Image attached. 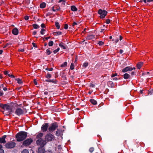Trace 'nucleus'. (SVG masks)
Returning <instances> with one entry per match:
<instances>
[{
  "label": "nucleus",
  "mask_w": 153,
  "mask_h": 153,
  "mask_svg": "<svg viewBox=\"0 0 153 153\" xmlns=\"http://www.w3.org/2000/svg\"><path fill=\"white\" fill-rule=\"evenodd\" d=\"M49 126V124L48 123H44L42 126L41 129L43 132L46 131Z\"/></svg>",
  "instance_id": "obj_10"
},
{
  "label": "nucleus",
  "mask_w": 153,
  "mask_h": 153,
  "mask_svg": "<svg viewBox=\"0 0 153 153\" xmlns=\"http://www.w3.org/2000/svg\"><path fill=\"white\" fill-rule=\"evenodd\" d=\"M74 65L73 63H72L70 66V68L71 70H73L74 69Z\"/></svg>",
  "instance_id": "obj_33"
},
{
  "label": "nucleus",
  "mask_w": 153,
  "mask_h": 153,
  "mask_svg": "<svg viewBox=\"0 0 153 153\" xmlns=\"http://www.w3.org/2000/svg\"><path fill=\"white\" fill-rule=\"evenodd\" d=\"M24 112L23 110L20 108H17L15 111V114L18 116H20L23 114Z\"/></svg>",
  "instance_id": "obj_9"
},
{
  "label": "nucleus",
  "mask_w": 153,
  "mask_h": 153,
  "mask_svg": "<svg viewBox=\"0 0 153 153\" xmlns=\"http://www.w3.org/2000/svg\"><path fill=\"white\" fill-rule=\"evenodd\" d=\"M98 13L100 15V17L101 18H103L106 15L107 12L104 10L99 9L98 11Z\"/></svg>",
  "instance_id": "obj_7"
},
{
  "label": "nucleus",
  "mask_w": 153,
  "mask_h": 153,
  "mask_svg": "<svg viewBox=\"0 0 153 153\" xmlns=\"http://www.w3.org/2000/svg\"><path fill=\"white\" fill-rule=\"evenodd\" d=\"M46 4L45 3L43 2L41 3L40 4V7L41 8H44L45 7Z\"/></svg>",
  "instance_id": "obj_25"
},
{
  "label": "nucleus",
  "mask_w": 153,
  "mask_h": 153,
  "mask_svg": "<svg viewBox=\"0 0 153 153\" xmlns=\"http://www.w3.org/2000/svg\"><path fill=\"white\" fill-rule=\"evenodd\" d=\"M44 94H46V95H47L48 94V92H47V91H45L44 92Z\"/></svg>",
  "instance_id": "obj_64"
},
{
  "label": "nucleus",
  "mask_w": 153,
  "mask_h": 153,
  "mask_svg": "<svg viewBox=\"0 0 153 153\" xmlns=\"http://www.w3.org/2000/svg\"><path fill=\"white\" fill-rule=\"evenodd\" d=\"M12 33L14 35H17L19 33L18 30L16 27L14 28L12 30Z\"/></svg>",
  "instance_id": "obj_13"
},
{
  "label": "nucleus",
  "mask_w": 153,
  "mask_h": 153,
  "mask_svg": "<svg viewBox=\"0 0 153 153\" xmlns=\"http://www.w3.org/2000/svg\"><path fill=\"white\" fill-rule=\"evenodd\" d=\"M50 37L49 36L48 37H46L45 39L46 40H48V39H50Z\"/></svg>",
  "instance_id": "obj_63"
},
{
  "label": "nucleus",
  "mask_w": 153,
  "mask_h": 153,
  "mask_svg": "<svg viewBox=\"0 0 153 153\" xmlns=\"http://www.w3.org/2000/svg\"><path fill=\"white\" fill-rule=\"evenodd\" d=\"M118 41H119V40L118 38L116 39L115 40V42L116 43L118 42Z\"/></svg>",
  "instance_id": "obj_55"
},
{
  "label": "nucleus",
  "mask_w": 153,
  "mask_h": 153,
  "mask_svg": "<svg viewBox=\"0 0 153 153\" xmlns=\"http://www.w3.org/2000/svg\"><path fill=\"white\" fill-rule=\"evenodd\" d=\"M27 133L24 131L19 132L16 135V138L17 141L20 142L24 140L27 137Z\"/></svg>",
  "instance_id": "obj_2"
},
{
  "label": "nucleus",
  "mask_w": 153,
  "mask_h": 153,
  "mask_svg": "<svg viewBox=\"0 0 153 153\" xmlns=\"http://www.w3.org/2000/svg\"><path fill=\"white\" fill-rule=\"evenodd\" d=\"M77 24V23L76 22H74L72 25V26L74 27L75 25H76Z\"/></svg>",
  "instance_id": "obj_52"
},
{
  "label": "nucleus",
  "mask_w": 153,
  "mask_h": 153,
  "mask_svg": "<svg viewBox=\"0 0 153 153\" xmlns=\"http://www.w3.org/2000/svg\"><path fill=\"white\" fill-rule=\"evenodd\" d=\"M68 25L67 24H65L64 25V28L65 29H68Z\"/></svg>",
  "instance_id": "obj_41"
},
{
  "label": "nucleus",
  "mask_w": 153,
  "mask_h": 153,
  "mask_svg": "<svg viewBox=\"0 0 153 153\" xmlns=\"http://www.w3.org/2000/svg\"><path fill=\"white\" fill-rule=\"evenodd\" d=\"M6 137V135H3L2 137H0V143H6L5 139Z\"/></svg>",
  "instance_id": "obj_11"
},
{
  "label": "nucleus",
  "mask_w": 153,
  "mask_h": 153,
  "mask_svg": "<svg viewBox=\"0 0 153 153\" xmlns=\"http://www.w3.org/2000/svg\"><path fill=\"white\" fill-rule=\"evenodd\" d=\"M95 86V85L94 84H91L90 85V87H94Z\"/></svg>",
  "instance_id": "obj_53"
},
{
  "label": "nucleus",
  "mask_w": 153,
  "mask_h": 153,
  "mask_svg": "<svg viewBox=\"0 0 153 153\" xmlns=\"http://www.w3.org/2000/svg\"><path fill=\"white\" fill-rule=\"evenodd\" d=\"M19 51L23 52H24V49H19Z\"/></svg>",
  "instance_id": "obj_48"
},
{
  "label": "nucleus",
  "mask_w": 153,
  "mask_h": 153,
  "mask_svg": "<svg viewBox=\"0 0 153 153\" xmlns=\"http://www.w3.org/2000/svg\"><path fill=\"white\" fill-rule=\"evenodd\" d=\"M91 102L93 105H96L97 103V102L94 99H91L90 100Z\"/></svg>",
  "instance_id": "obj_20"
},
{
  "label": "nucleus",
  "mask_w": 153,
  "mask_h": 153,
  "mask_svg": "<svg viewBox=\"0 0 153 153\" xmlns=\"http://www.w3.org/2000/svg\"><path fill=\"white\" fill-rule=\"evenodd\" d=\"M24 19L25 20H27L29 19V17L27 16H25L24 17Z\"/></svg>",
  "instance_id": "obj_42"
},
{
  "label": "nucleus",
  "mask_w": 153,
  "mask_h": 153,
  "mask_svg": "<svg viewBox=\"0 0 153 153\" xmlns=\"http://www.w3.org/2000/svg\"><path fill=\"white\" fill-rule=\"evenodd\" d=\"M22 153H29V152L28 150L25 149L22 151Z\"/></svg>",
  "instance_id": "obj_37"
},
{
  "label": "nucleus",
  "mask_w": 153,
  "mask_h": 153,
  "mask_svg": "<svg viewBox=\"0 0 153 153\" xmlns=\"http://www.w3.org/2000/svg\"><path fill=\"white\" fill-rule=\"evenodd\" d=\"M33 140L31 138H29L25 140L23 143V145L26 146L30 145L33 142Z\"/></svg>",
  "instance_id": "obj_8"
},
{
  "label": "nucleus",
  "mask_w": 153,
  "mask_h": 153,
  "mask_svg": "<svg viewBox=\"0 0 153 153\" xmlns=\"http://www.w3.org/2000/svg\"><path fill=\"white\" fill-rule=\"evenodd\" d=\"M59 45L63 49H65L66 48L65 46L64 45V43L62 42H61L59 43Z\"/></svg>",
  "instance_id": "obj_23"
},
{
  "label": "nucleus",
  "mask_w": 153,
  "mask_h": 153,
  "mask_svg": "<svg viewBox=\"0 0 153 153\" xmlns=\"http://www.w3.org/2000/svg\"><path fill=\"white\" fill-rule=\"evenodd\" d=\"M4 74L5 75L7 74H8V72L7 71H4Z\"/></svg>",
  "instance_id": "obj_49"
},
{
  "label": "nucleus",
  "mask_w": 153,
  "mask_h": 153,
  "mask_svg": "<svg viewBox=\"0 0 153 153\" xmlns=\"http://www.w3.org/2000/svg\"><path fill=\"white\" fill-rule=\"evenodd\" d=\"M153 0H147V1L148 2H150L151 1H153Z\"/></svg>",
  "instance_id": "obj_61"
},
{
  "label": "nucleus",
  "mask_w": 153,
  "mask_h": 153,
  "mask_svg": "<svg viewBox=\"0 0 153 153\" xmlns=\"http://www.w3.org/2000/svg\"><path fill=\"white\" fill-rule=\"evenodd\" d=\"M9 45V44L8 43H7L4 47H3V48H6L8 45Z\"/></svg>",
  "instance_id": "obj_50"
},
{
  "label": "nucleus",
  "mask_w": 153,
  "mask_h": 153,
  "mask_svg": "<svg viewBox=\"0 0 153 153\" xmlns=\"http://www.w3.org/2000/svg\"><path fill=\"white\" fill-rule=\"evenodd\" d=\"M36 33V32L35 31H34L33 33V34L35 35Z\"/></svg>",
  "instance_id": "obj_58"
},
{
  "label": "nucleus",
  "mask_w": 153,
  "mask_h": 153,
  "mask_svg": "<svg viewBox=\"0 0 153 153\" xmlns=\"http://www.w3.org/2000/svg\"><path fill=\"white\" fill-rule=\"evenodd\" d=\"M3 89L4 91H6L7 90V88L6 87H4L3 88Z\"/></svg>",
  "instance_id": "obj_57"
},
{
  "label": "nucleus",
  "mask_w": 153,
  "mask_h": 153,
  "mask_svg": "<svg viewBox=\"0 0 153 153\" xmlns=\"http://www.w3.org/2000/svg\"><path fill=\"white\" fill-rule=\"evenodd\" d=\"M16 81L19 84H21L23 82L22 81V79H20L19 78H17L16 79Z\"/></svg>",
  "instance_id": "obj_24"
},
{
  "label": "nucleus",
  "mask_w": 153,
  "mask_h": 153,
  "mask_svg": "<svg viewBox=\"0 0 153 153\" xmlns=\"http://www.w3.org/2000/svg\"><path fill=\"white\" fill-rule=\"evenodd\" d=\"M53 68H47L46 69V70H48V71H51L53 70Z\"/></svg>",
  "instance_id": "obj_43"
},
{
  "label": "nucleus",
  "mask_w": 153,
  "mask_h": 153,
  "mask_svg": "<svg viewBox=\"0 0 153 153\" xmlns=\"http://www.w3.org/2000/svg\"><path fill=\"white\" fill-rule=\"evenodd\" d=\"M0 108H1V111L5 115H9L13 111V106L8 104L0 103Z\"/></svg>",
  "instance_id": "obj_1"
},
{
  "label": "nucleus",
  "mask_w": 153,
  "mask_h": 153,
  "mask_svg": "<svg viewBox=\"0 0 153 153\" xmlns=\"http://www.w3.org/2000/svg\"><path fill=\"white\" fill-rule=\"evenodd\" d=\"M88 65V62H85L83 64L82 66L84 68H86Z\"/></svg>",
  "instance_id": "obj_34"
},
{
  "label": "nucleus",
  "mask_w": 153,
  "mask_h": 153,
  "mask_svg": "<svg viewBox=\"0 0 153 153\" xmlns=\"http://www.w3.org/2000/svg\"><path fill=\"white\" fill-rule=\"evenodd\" d=\"M59 3H61V5L62 6H63L65 4V0H60L58 1Z\"/></svg>",
  "instance_id": "obj_22"
},
{
  "label": "nucleus",
  "mask_w": 153,
  "mask_h": 153,
  "mask_svg": "<svg viewBox=\"0 0 153 153\" xmlns=\"http://www.w3.org/2000/svg\"><path fill=\"white\" fill-rule=\"evenodd\" d=\"M122 39L123 37L121 36H120V40H121Z\"/></svg>",
  "instance_id": "obj_62"
},
{
  "label": "nucleus",
  "mask_w": 153,
  "mask_h": 153,
  "mask_svg": "<svg viewBox=\"0 0 153 153\" xmlns=\"http://www.w3.org/2000/svg\"><path fill=\"white\" fill-rule=\"evenodd\" d=\"M53 42L52 41L48 43V45L49 46H52L53 45Z\"/></svg>",
  "instance_id": "obj_36"
},
{
  "label": "nucleus",
  "mask_w": 153,
  "mask_h": 153,
  "mask_svg": "<svg viewBox=\"0 0 153 153\" xmlns=\"http://www.w3.org/2000/svg\"><path fill=\"white\" fill-rule=\"evenodd\" d=\"M53 34L55 36L59 35L62 34V32L60 31H58V32H53Z\"/></svg>",
  "instance_id": "obj_21"
},
{
  "label": "nucleus",
  "mask_w": 153,
  "mask_h": 153,
  "mask_svg": "<svg viewBox=\"0 0 153 153\" xmlns=\"http://www.w3.org/2000/svg\"><path fill=\"white\" fill-rule=\"evenodd\" d=\"M67 63L66 62H65L63 64H62L60 66L61 67H64L67 66Z\"/></svg>",
  "instance_id": "obj_29"
},
{
  "label": "nucleus",
  "mask_w": 153,
  "mask_h": 153,
  "mask_svg": "<svg viewBox=\"0 0 153 153\" xmlns=\"http://www.w3.org/2000/svg\"><path fill=\"white\" fill-rule=\"evenodd\" d=\"M51 74H46V75L45 76V77L49 79L50 78H51Z\"/></svg>",
  "instance_id": "obj_32"
},
{
  "label": "nucleus",
  "mask_w": 153,
  "mask_h": 153,
  "mask_svg": "<svg viewBox=\"0 0 153 153\" xmlns=\"http://www.w3.org/2000/svg\"><path fill=\"white\" fill-rule=\"evenodd\" d=\"M54 136L51 134H47L45 137V140L46 142H48L54 139Z\"/></svg>",
  "instance_id": "obj_6"
},
{
  "label": "nucleus",
  "mask_w": 153,
  "mask_h": 153,
  "mask_svg": "<svg viewBox=\"0 0 153 153\" xmlns=\"http://www.w3.org/2000/svg\"><path fill=\"white\" fill-rule=\"evenodd\" d=\"M131 74L132 76H133L134 75H135V73L134 72H132L131 73Z\"/></svg>",
  "instance_id": "obj_54"
},
{
  "label": "nucleus",
  "mask_w": 153,
  "mask_h": 153,
  "mask_svg": "<svg viewBox=\"0 0 153 153\" xmlns=\"http://www.w3.org/2000/svg\"><path fill=\"white\" fill-rule=\"evenodd\" d=\"M113 80H118V79L117 78L115 77L113 78Z\"/></svg>",
  "instance_id": "obj_59"
},
{
  "label": "nucleus",
  "mask_w": 153,
  "mask_h": 153,
  "mask_svg": "<svg viewBox=\"0 0 153 153\" xmlns=\"http://www.w3.org/2000/svg\"><path fill=\"white\" fill-rule=\"evenodd\" d=\"M32 45L34 47L37 48V45H36L35 44V43L34 42H33L32 43Z\"/></svg>",
  "instance_id": "obj_46"
},
{
  "label": "nucleus",
  "mask_w": 153,
  "mask_h": 153,
  "mask_svg": "<svg viewBox=\"0 0 153 153\" xmlns=\"http://www.w3.org/2000/svg\"><path fill=\"white\" fill-rule=\"evenodd\" d=\"M45 31V30L44 29H41V30L40 32V33L42 34H44V31Z\"/></svg>",
  "instance_id": "obj_40"
},
{
  "label": "nucleus",
  "mask_w": 153,
  "mask_h": 153,
  "mask_svg": "<svg viewBox=\"0 0 153 153\" xmlns=\"http://www.w3.org/2000/svg\"><path fill=\"white\" fill-rule=\"evenodd\" d=\"M59 48H58L57 49H56L55 50L53 51V53H56L59 51Z\"/></svg>",
  "instance_id": "obj_39"
},
{
  "label": "nucleus",
  "mask_w": 153,
  "mask_h": 153,
  "mask_svg": "<svg viewBox=\"0 0 153 153\" xmlns=\"http://www.w3.org/2000/svg\"><path fill=\"white\" fill-rule=\"evenodd\" d=\"M43 135V133H39L37 134L36 135V139H42L41 138L42 137Z\"/></svg>",
  "instance_id": "obj_15"
},
{
  "label": "nucleus",
  "mask_w": 153,
  "mask_h": 153,
  "mask_svg": "<svg viewBox=\"0 0 153 153\" xmlns=\"http://www.w3.org/2000/svg\"><path fill=\"white\" fill-rule=\"evenodd\" d=\"M54 6L55 7H55V9L53 10V11H54V12L56 11H58L60 10V7L59 6H57V5H56Z\"/></svg>",
  "instance_id": "obj_26"
},
{
  "label": "nucleus",
  "mask_w": 153,
  "mask_h": 153,
  "mask_svg": "<svg viewBox=\"0 0 153 153\" xmlns=\"http://www.w3.org/2000/svg\"><path fill=\"white\" fill-rule=\"evenodd\" d=\"M117 73L114 74H112L111 75V77H114L115 76H117Z\"/></svg>",
  "instance_id": "obj_45"
},
{
  "label": "nucleus",
  "mask_w": 153,
  "mask_h": 153,
  "mask_svg": "<svg viewBox=\"0 0 153 153\" xmlns=\"http://www.w3.org/2000/svg\"><path fill=\"white\" fill-rule=\"evenodd\" d=\"M47 143L45 140L42 139H40L37 140L36 143L37 145L40 146L41 147H43Z\"/></svg>",
  "instance_id": "obj_4"
},
{
  "label": "nucleus",
  "mask_w": 153,
  "mask_h": 153,
  "mask_svg": "<svg viewBox=\"0 0 153 153\" xmlns=\"http://www.w3.org/2000/svg\"><path fill=\"white\" fill-rule=\"evenodd\" d=\"M10 77L14 78L15 76L11 74V75H10Z\"/></svg>",
  "instance_id": "obj_60"
},
{
  "label": "nucleus",
  "mask_w": 153,
  "mask_h": 153,
  "mask_svg": "<svg viewBox=\"0 0 153 153\" xmlns=\"http://www.w3.org/2000/svg\"><path fill=\"white\" fill-rule=\"evenodd\" d=\"M119 52H120V54L122 53H123V50H122V49H120V50Z\"/></svg>",
  "instance_id": "obj_56"
},
{
  "label": "nucleus",
  "mask_w": 153,
  "mask_h": 153,
  "mask_svg": "<svg viewBox=\"0 0 153 153\" xmlns=\"http://www.w3.org/2000/svg\"><path fill=\"white\" fill-rule=\"evenodd\" d=\"M124 78L125 79H130V75L127 73H126L124 75Z\"/></svg>",
  "instance_id": "obj_17"
},
{
  "label": "nucleus",
  "mask_w": 153,
  "mask_h": 153,
  "mask_svg": "<svg viewBox=\"0 0 153 153\" xmlns=\"http://www.w3.org/2000/svg\"><path fill=\"white\" fill-rule=\"evenodd\" d=\"M34 84L36 85L37 84V83L36 80L34 79Z\"/></svg>",
  "instance_id": "obj_51"
},
{
  "label": "nucleus",
  "mask_w": 153,
  "mask_h": 153,
  "mask_svg": "<svg viewBox=\"0 0 153 153\" xmlns=\"http://www.w3.org/2000/svg\"><path fill=\"white\" fill-rule=\"evenodd\" d=\"M45 152V150L43 147H39L38 150V153H44Z\"/></svg>",
  "instance_id": "obj_14"
},
{
  "label": "nucleus",
  "mask_w": 153,
  "mask_h": 153,
  "mask_svg": "<svg viewBox=\"0 0 153 153\" xmlns=\"http://www.w3.org/2000/svg\"><path fill=\"white\" fill-rule=\"evenodd\" d=\"M133 70V68L131 67H126L125 68H124L123 69L122 71L123 72H126L128 71H131Z\"/></svg>",
  "instance_id": "obj_12"
},
{
  "label": "nucleus",
  "mask_w": 153,
  "mask_h": 153,
  "mask_svg": "<svg viewBox=\"0 0 153 153\" xmlns=\"http://www.w3.org/2000/svg\"><path fill=\"white\" fill-rule=\"evenodd\" d=\"M58 125L57 123L55 122L52 123L48 128L50 132L53 131L58 127Z\"/></svg>",
  "instance_id": "obj_5"
},
{
  "label": "nucleus",
  "mask_w": 153,
  "mask_h": 153,
  "mask_svg": "<svg viewBox=\"0 0 153 153\" xmlns=\"http://www.w3.org/2000/svg\"><path fill=\"white\" fill-rule=\"evenodd\" d=\"M51 51L49 49H47L46 50V53L48 55H50L51 53Z\"/></svg>",
  "instance_id": "obj_31"
},
{
  "label": "nucleus",
  "mask_w": 153,
  "mask_h": 153,
  "mask_svg": "<svg viewBox=\"0 0 153 153\" xmlns=\"http://www.w3.org/2000/svg\"><path fill=\"white\" fill-rule=\"evenodd\" d=\"M143 65V63L139 62L137 64V67L138 69H140L141 67Z\"/></svg>",
  "instance_id": "obj_18"
},
{
  "label": "nucleus",
  "mask_w": 153,
  "mask_h": 153,
  "mask_svg": "<svg viewBox=\"0 0 153 153\" xmlns=\"http://www.w3.org/2000/svg\"><path fill=\"white\" fill-rule=\"evenodd\" d=\"M71 9L73 11H76L77 10V9L74 5L71 6Z\"/></svg>",
  "instance_id": "obj_19"
},
{
  "label": "nucleus",
  "mask_w": 153,
  "mask_h": 153,
  "mask_svg": "<svg viewBox=\"0 0 153 153\" xmlns=\"http://www.w3.org/2000/svg\"><path fill=\"white\" fill-rule=\"evenodd\" d=\"M2 146L0 144V153H4V150L2 149Z\"/></svg>",
  "instance_id": "obj_30"
},
{
  "label": "nucleus",
  "mask_w": 153,
  "mask_h": 153,
  "mask_svg": "<svg viewBox=\"0 0 153 153\" xmlns=\"http://www.w3.org/2000/svg\"><path fill=\"white\" fill-rule=\"evenodd\" d=\"M55 26L57 28L59 29L60 27V25H59L58 22H55Z\"/></svg>",
  "instance_id": "obj_28"
},
{
  "label": "nucleus",
  "mask_w": 153,
  "mask_h": 153,
  "mask_svg": "<svg viewBox=\"0 0 153 153\" xmlns=\"http://www.w3.org/2000/svg\"><path fill=\"white\" fill-rule=\"evenodd\" d=\"M41 26L42 28L45 27V24L44 23L42 24L41 25Z\"/></svg>",
  "instance_id": "obj_47"
},
{
  "label": "nucleus",
  "mask_w": 153,
  "mask_h": 153,
  "mask_svg": "<svg viewBox=\"0 0 153 153\" xmlns=\"http://www.w3.org/2000/svg\"><path fill=\"white\" fill-rule=\"evenodd\" d=\"M110 22V20L109 19H107L106 20V23L107 24H109Z\"/></svg>",
  "instance_id": "obj_44"
},
{
  "label": "nucleus",
  "mask_w": 153,
  "mask_h": 153,
  "mask_svg": "<svg viewBox=\"0 0 153 153\" xmlns=\"http://www.w3.org/2000/svg\"><path fill=\"white\" fill-rule=\"evenodd\" d=\"M95 38V36L93 35H90L87 37V39L88 40L92 39Z\"/></svg>",
  "instance_id": "obj_16"
},
{
  "label": "nucleus",
  "mask_w": 153,
  "mask_h": 153,
  "mask_svg": "<svg viewBox=\"0 0 153 153\" xmlns=\"http://www.w3.org/2000/svg\"><path fill=\"white\" fill-rule=\"evenodd\" d=\"M94 150V148L93 147H91L90 148L89 151L91 153Z\"/></svg>",
  "instance_id": "obj_38"
},
{
  "label": "nucleus",
  "mask_w": 153,
  "mask_h": 153,
  "mask_svg": "<svg viewBox=\"0 0 153 153\" xmlns=\"http://www.w3.org/2000/svg\"><path fill=\"white\" fill-rule=\"evenodd\" d=\"M98 44L99 45L102 46L104 44V43L102 41H100L98 42Z\"/></svg>",
  "instance_id": "obj_35"
},
{
  "label": "nucleus",
  "mask_w": 153,
  "mask_h": 153,
  "mask_svg": "<svg viewBox=\"0 0 153 153\" xmlns=\"http://www.w3.org/2000/svg\"><path fill=\"white\" fill-rule=\"evenodd\" d=\"M16 145V143L13 141L7 142L4 145L5 148L7 149H11L14 148Z\"/></svg>",
  "instance_id": "obj_3"
},
{
  "label": "nucleus",
  "mask_w": 153,
  "mask_h": 153,
  "mask_svg": "<svg viewBox=\"0 0 153 153\" xmlns=\"http://www.w3.org/2000/svg\"><path fill=\"white\" fill-rule=\"evenodd\" d=\"M32 26L33 28L36 29H38L39 27V26L36 24H33Z\"/></svg>",
  "instance_id": "obj_27"
}]
</instances>
